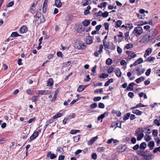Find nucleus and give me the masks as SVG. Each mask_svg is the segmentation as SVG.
Instances as JSON below:
<instances>
[{
	"label": "nucleus",
	"mask_w": 160,
	"mask_h": 160,
	"mask_svg": "<svg viewBox=\"0 0 160 160\" xmlns=\"http://www.w3.org/2000/svg\"><path fill=\"white\" fill-rule=\"evenodd\" d=\"M143 131L142 128H138L136 130L134 134L135 136H137V140L140 141L143 137L144 134L143 133Z\"/></svg>",
	"instance_id": "obj_1"
},
{
	"label": "nucleus",
	"mask_w": 160,
	"mask_h": 160,
	"mask_svg": "<svg viewBox=\"0 0 160 160\" xmlns=\"http://www.w3.org/2000/svg\"><path fill=\"white\" fill-rule=\"evenodd\" d=\"M143 32V29L142 27L138 26L135 27L133 31L134 35L136 36H140Z\"/></svg>",
	"instance_id": "obj_2"
},
{
	"label": "nucleus",
	"mask_w": 160,
	"mask_h": 160,
	"mask_svg": "<svg viewBox=\"0 0 160 160\" xmlns=\"http://www.w3.org/2000/svg\"><path fill=\"white\" fill-rule=\"evenodd\" d=\"M75 30L78 32H81L84 31L85 28L82 25L76 24L74 26Z\"/></svg>",
	"instance_id": "obj_3"
},
{
	"label": "nucleus",
	"mask_w": 160,
	"mask_h": 160,
	"mask_svg": "<svg viewBox=\"0 0 160 160\" xmlns=\"http://www.w3.org/2000/svg\"><path fill=\"white\" fill-rule=\"evenodd\" d=\"M76 47L79 50L84 49L86 47L85 43L80 42L78 43Z\"/></svg>",
	"instance_id": "obj_4"
},
{
	"label": "nucleus",
	"mask_w": 160,
	"mask_h": 160,
	"mask_svg": "<svg viewBox=\"0 0 160 160\" xmlns=\"http://www.w3.org/2000/svg\"><path fill=\"white\" fill-rule=\"evenodd\" d=\"M152 39V38L149 35L146 34L142 37V42L145 43L149 41Z\"/></svg>",
	"instance_id": "obj_5"
},
{
	"label": "nucleus",
	"mask_w": 160,
	"mask_h": 160,
	"mask_svg": "<svg viewBox=\"0 0 160 160\" xmlns=\"http://www.w3.org/2000/svg\"><path fill=\"white\" fill-rule=\"evenodd\" d=\"M157 33V30L156 29H151L149 31V35L153 38L155 36Z\"/></svg>",
	"instance_id": "obj_6"
},
{
	"label": "nucleus",
	"mask_w": 160,
	"mask_h": 160,
	"mask_svg": "<svg viewBox=\"0 0 160 160\" xmlns=\"http://www.w3.org/2000/svg\"><path fill=\"white\" fill-rule=\"evenodd\" d=\"M39 135V133L38 132L34 131L32 134L30 136V140H29V142H31L32 140L36 138Z\"/></svg>",
	"instance_id": "obj_7"
},
{
	"label": "nucleus",
	"mask_w": 160,
	"mask_h": 160,
	"mask_svg": "<svg viewBox=\"0 0 160 160\" xmlns=\"http://www.w3.org/2000/svg\"><path fill=\"white\" fill-rule=\"evenodd\" d=\"M48 0H44L42 7V12L43 13H45L46 12L48 8Z\"/></svg>",
	"instance_id": "obj_8"
},
{
	"label": "nucleus",
	"mask_w": 160,
	"mask_h": 160,
	"mask_svg": "<svg viewBox=\"0 0 160 160\" xmlns=\"http://www.w3.org/2000/svg\"><path fill=\"white\" fill-rule=\"evenodd\" d=\"M121 123L120 121H116L113 122L112 124V127H115L116 128L117 127H119V128H121Z\"/></svg>",
	"instance_id": "obj_9"
},
{
	"label": "nucleus",
	"mask_w": 160,
	"mask_h": 160,
	"mask_svg": "<svg viewBox=\"0 0 160 160\" xmlns=\"http://www.w3.org/2000/svg\"><path fill=\"white\" fill-rule=\"evenodd\" d=\"M148 152L147 151H143L141 150H138L137 151V154L142 156H147V153Z\"/></svg>",
	"instance_id": "obj_10"
},
{
	"label": "nucleus",
	"mask_w": 160,
	"mask_h": 160,
	"mask_svg": "<svg viewBox=\"0 0 160 160\" xmlns=\"http://www.w3.org/2000/svg\"><path fill=\"white\" fill-rule=\"evenodd\" d=\"M152 51V49L151 48H148L147 49L144 55V58H146L150 54Z\"/></svg>",
	"instance_id": "obj_11"
},
{
	"label": "nucleus",
	"mask_w": 160,
	"mask_h": 160,
	"mask_svg": "<svg viewBox=\"0 0 160 160\" xmlns=\"http://www.w3.org/2000/svg\"><path fill=\"white\" fill-rule=\"evenodd\" d=\"M61 0H55L54 5L58 8H61L62 5Z\"/></svg>",
	"instance_id": "obj_12"
},
{
	"label": "nucleus",
	"mask_w": 160,
	"mask_h": 160,
	"mask_svg": "<svg viewBox=\"0 0 160 160\" xmlns=\"http://www.w3.org/2000/svg\"><path fill=\"white\" fill-rule=\"evenodd\" d=\"M47 157H49L51 159H53L56 158V156L54 153H51L50 151L48 152L47 155Z\"/></svg>",
	"instance_id": "obj_13"
},
{
	"label": "nucleus",
	"mask_w": 160,
	"mask_h": 160,
	"mask_svg": "<svg viewBox=\"0 0 160 160\" xmlns=\"http://www.w3.org/2000/svg\"><path fill=\"white\" fill-rule=\"evenodd\" d=\"M28 29L26 26H23L20 29V31L21 33H24L27 32Z\"/></svg>",
	"instance_id": "obj_14"
},
{
	"label": "nucleus",
	"mask_w": 160,
	"mask_h": 160,
	"mask_svg": "<svg viewBox=\"0 0 160 160\" xmlns=\"http://www.w3.org/2000/svg\"><path fill=\"white\" fill-rule=\"evenodd\" d=\"M147 156H145V157L144 158V159L145 160H151L154 157V156L150 154L148 152L147 153Z\"/></svg>",
	"instance_id": "obj_15"
},
{
	"label": "nucleus",
	"mask_w": 160,
	"mask_h": 160,
	"mask_svg": "<svg viewBox=\"0 0 160 160\" xmlns=\"http://www.w3.org/2000/svg\"><path fill=\"white\" fill-rule=\"evenodd\" d=\"M38 94L41 95H46L50 93V92L48 90H38Z\"/></svg>",
	"instance_id": "obj_16"
},
{
	"label": "nucleus",
	"mask_w": 160,
	"mask_h": 160,
	"mask_svg": "<svg viewBox=\"0 0 160 160\" xmlns=\"http://www.w3.org/2000/svg\"><path fill=\"white\" fill-rule=\"evenodd\" d=\"M85 42L87 44H90L92 42V39L91 37H88L86 38Z\"/></svg>",
	"instance_id": "obj_17"
},
{
	"label": "nucleus",
	"mask_w": 160,
	"mask_h": 160,
	"mask_svg": "<svg viewBox=\"0 0 160 160\" xmlns=\"http://www.w3.org/2000/svg\"><path fill=\"white\" fill-rule=\"evenodd\" d=\"M143 62L142 59L140 58L137 60L133 64V65L136 66L138 64H140L142 63Z\"/></svg>",
	"instance_id": "obj_18"
},
{
	"label": "nucleus",
	"mask_w": 160,
	"mask_h": 160,
	"mask_svg": "<svg viewBox=\"0 0 160 160\" xmlns=\"http://www.w3.org/2000/svg\"><path fill=\"white\" fill-rule=\"evenodd\" d=\"M47 86H52L53 84V81L52 78H50L47 81Z\"/></svg>",
	"instance_id": "obj_19"
},
{
	"label": "nucleus",
	"mask_w": 160,
	"mask_h": 160,
	"mask_svg": "<svg viewBox=\"0 0 160 160\" xmlns=\"http://www.w3.org/2000/svg\"><path fill=\"white\" fill-rule=\"evenodd\" d=\"M136 84L134 82H132L130 83L128 86L127 87V90L129 91H132L133 90V86L135 85Z\"/></svg>",
	"instance_id": "obj_20"
},
{
	"label": "nucleus",
	"mask_w": 160,
	"mask_h": 160,
	"mask_svg": "<svg viewBox=\"0 0 160 160\" xmlns=\"http://www.w3.org/2000/svg\"><path fill=\"white\" fill-rule=\"evenodd\" d=\"M107 38V34L104 37V40H103V44L105 48H108V44L107 42L105 41Z\"/></svg>",
	"instance_id": "obj_21"
},
{
	"label": "nucleus",
	"mask_w": 160,
	"mask_h": 160,
	"mask_svg": "<svg viewBox=\"0 0 160 160\" xmlns=\"http://www.w3.org/2000/svg\"><path fill=\"white\" fill-rule=\"evenodd\" d=\"M63 115L62 113H58L57 114L54 115L52 117L53 119H56L58 118L61 117Z\"/></svg>",
	"instance_id": "obj_22"
},
{
	"label": "nucleus",
	"mask_w": 160,
	"mask_h": 160,
	"mask_svg": "<svg viewBox=\"0 0 160 160\" xmlns=\"http://www.w3.org/2000/svg\"><path fill=\"white\" fill-rule=\"evenodd\" d=\"M86 87V86H84L83 85H80L79 86L77 90L79 92H81L84 90Z\"/></svg>",
	"instance_id": "obj_23"
},
{
	"label": "nucleus",
	"mask_w": 160,
	"mask_h": 160,
	"mask_svg": "<svg viewBox=\"0 0 160 160\" xmlns=\"http://www.w3.org/2000/svg\"><path fill=\"white\" fill-rule=\"evenodd\" d=\"M128 56L131 58H133L136 57V55L132 52H128Z\"/></svg>",
	"instance_id": "obj_24"
},
{
	"label": "nucleus",
	"mask_w": 160,
	"mask_h": 160,
	"mask_svg": "<svg viewBox=\"0 0 160 160\" xmlns=\"http://www.w3.org/2000/svg\"><path fill=\"white\" fill-rule=\"evenodd\" d=\"M41 16V14L40 13H39L37 12L35 15L34 16V17L35 18V21H37L39 19L40 17Z\"/></svg>",
	"instance_id": "obj_25"
},
{
	"label": "nucleus",
	"mask_w": 160,
	"mask_h": 160,
	"mask_svg": "<svg viewBox=\"0 0 160 160\" xmlns=\"http://www.w3.org/2000/svg\"><path fill=\"white\" fill-rule=\"evenodd\" d=\"M21 35L18 34L17 32H13L10 35V37H16L18 36H20Z\"/></svg>",
	"instance_id": "obj_26"
},
{
	"label": "nucleus",
	"mask_w": 160,
	"mask_h": 160,
	"mask_svg": "<svg viewBox=\"0 0 160 160\" xmlns=\"http://www.w3.org/2000/svg\"><path fill=\"white\" fill-rule=\"evenodd\" d=\"M39 96H33L31 98V100L32 102H35L39 99Z\"/></svg>",
	"instance_id": "obj_27"
},
{
	"label": "nucleus",
	"mask_w": 160,
	"mask_h": 160,
	"mask_svg": "<svg viewBox=\"0 0 160 160\" xmlns=\"http://www.w3.org/2000/svg\"><path fill=\"white\" fill-rule=\"evenodd\" d=\"M146 143L145 142H143L140 144V148L144 150L146 148Z\"/></svg>",
	"instance_id": "obj_28"
},
{
	"label": "nucleus",
	"mask_w": 160,
	"mask_h": 160,
	"mask_svg": "<svg viewBox=\"0 0 160 160\" xmlns=\"http://www.w3.org/2000/svg\"><path fill=\"white\" fill-rule=\"evenodd\" d=\"M132 112L134 114H136L138 115H141L142 112L138 110H135L132 111Z\"/></svg>",
	"instance_id": "obj_29"
},
{
	"label": "nucleus",
	"mask_w": 160,
	"mask_h": 160,
	"mask_svg": "<svg viewBox=\"0 0 160 160\" xmlns=\"http://www.w3.org/2000/svg\"><path fill=\"white\" fill-rule=\"evenodd\" d=\"M90 23V22L89 20L85 19L82 22V24L85 26H87L89 25Z\"/></svg>",
	"instance_id": "obj_30"
},
{
	"label": "nucleus",
	"mask_w": 160,
	"mask_h": 160,
	"mask_svg": "<svg viewBox=\"0 0 160 160\" xmlns=\"http://www.w3.org/2000/svg\"><path fill=\"white\" fill-rule=\"evenodd\" d=\"M115 73L118 77H120L121 76V72L120 69L118 68L116 70Z\"/></svg>",
	"instance_id": "obj_31"
},
{
	"label": "nucleus",
	"mask_w": 160,
	"mask_h": 160,
	"mask_svg": "<svg viewBox=\"0 0 160 160\" xmlns=\"http://www.w3.org/2000/svg\"><path fill=\"white\" fill-rule=\"evenodd\" d=\"M144 79V77L143 76L139 78L136 79L135 80V82L138 83H139L140 82L143 81Z\"/></svg>",
	"instance_id": "obj_32"
},
{
	"label": "nucleus",
	"mask_w": 160,
	"mask_h": 160,
	"mask_svg": "<svg viewBox=\"0 0 160 160\" xmlns=\"http://www.w3.org/2000/svg\"><path fill=\"white\" fill-rule=\"evenodd\" d=\"M154 145V143L153 141H150L148 145V146L150 148L151 150H152L153 148V147Z\"/></svg>",
	"instance_id": "obj_33"
},
{
	"label": "nucleus",
	"mask_w": 160,
	"mask_h": 160,
	"mask_svg": "<svg viewBox=\"0 0 160 160\" xmlns=\"http://www.w3.org/2000/svg\"><path fill=\"white\" fill-rule=\"evenodd\" d=\"M122 24V22L121 20H118L116 22V28H118Z\"/></svg>",
	"instance_id": "obj_34"
},
{
	"label": "nucleus",
	"mask_w": 160,
	"mask_h": 160,
	"mask_svg": "<svg viewBox=\"0 0 160 160\" xmlns=\"http://www.w3.org/2000/svg\"><path fill=\"white\" fill-rule=\"evenodd\" d=\"M73 138L74 141L75 142H77L80 140V136L78 135L75 136L73 137Z\"/></svg>",
	"instance_id": "obj_35"
},
{
	"label": "nucleus",
	"mask_w": 160,
	"mask_h": 160,
	"mask_svg": "<svg viewBox=\"0 0 160 160\" xmlns=\"http://www.w3.org/2000/svg\"><path fill=\"white\" fill-rule=\"evenodd\" d=\"M151 137L148 135H145L144 137V139L146 141L148 142L151 139Z\"/></svg>",
	"instance_id": "obj_36"
},
{
	"label": "nucleus",
	"mask_w": 160,
	"mask_h": 160,
	"mask_svg": "<svg viewBox=\"0 0 160 160\" xmlns=\"http://www.w3.org/2000/svg\"><path fill=\"white\" fill-rule=\"evenodd\" d=\"M137 15L138 18L139 19H143L145 18V14H141L137 13Z\"/></svg>",
	"instance_id": "obj_37"
},
{
	"label": "nucleus",
	"mask_w": 160,
	"mask_h": 160,
	"mask_svg": "<svg viewBox=\"0 0 160 160\" xmlns=\"http://www.w3.org/2000/svg\"><path fill=\"white\" fill-rule=\"evenodd\" d=\"M112 63V60L109 58H108L106 61V63L107 65H109L111 64Z\"/></svg>",
	"instance_id": "obj_38"
},
{
	"label": "nucleus",
	"mask_w": 160,
	"mask_h": 160,
	"mask_svg": "<svg viewBox=\"0 0 160 160\" xmlns=\"http://www.w3.org/2000/svg\"><path fill=\"white\" fill-rule=\"evenodd\" d=\"M130 114L129 113H127L123 118V120L124 121H126L128 119L129 117H130Z\"/></svg>",
	"instance_id": "obj_39"
},
{
	"label": "nucleus",
	"mask_w": 160,
	"mask_h": 160,
	"mask_svg": "<svg viewBox=\"0 0 160 160\" xmlns=\"http://www.w3.org/2000/svg\"><path fill=\"white\" fill-rule=\"evenodd\" d=\"M53 122H54V120L53 118H51L49 120H48L46 122V127H47L49 124L52 123Z\"/></svg>",
	"instance_id": "obj_40"
},
{
	"label": "nucleus",
	"mask_w": 160,
	"mask_h": 160,
	"mask_svg": "<svg viewBox=\"0 0 160 160\" xmlns=\"http://www.w3.org/2000/svg\"><path fill=\"white\" fill-rule=\"evenodd\" d=\"M155 58L153 57H150L148 58L146 60V61H149L151 62L155 60Z\"/></svg>",
	"instance_id": "obj_41"
},
{
	"label": "nucleus",
	"mask_w": 160,
	"mask_h": 160,
	"mask_svg": "<svg viewBox=\"0 0 160 160\" xmlns=\"http://www.w3.org/2000/svg\"><path fill=\"white\" fill-rule=\"evenodd\" d=\"M108 113L107 112H105L104 113L101 115V119L102 120L101 121V122H102V119L103 118L106 116H107L108 115Z\"/></svg>",
	"instance_id": "obj_42"
},
{
	"label": "nucleus",
	"mask_w": 160,
	"mask_h": 160,
	"mask_svg": "<svg viewBox=\"0 0 160 160\" xmlns=\"http://www.w3.org/2000/svg\"><path fill=\"white\" fill-rule=\"evenodd\" d=\"M26 92L27 94H28V95H33L34 94V92L33 91L30 90L29 89H27L26 90Z\"/></svg>",
	"instance_id": "obj_43"
},
{
	"label": "nucleus",
	"mask_w": 160,
	"mask_h": 160,
	"mask_svg": "<svg viewBox=\"0 0 160 160\" xmlns=\"http://www.w3.org/2000/svg\"><path fill=\"white\" fill-rule=\"evenodd\" d=\"M97 106V104L96 103H94L90 105V108L91 109H93L96 108Z\"/></svg>",
	"instance_id": "obj_44"
},
{
	"label": "nucleus",
	"mask_w": 160,
	"mask_h": 160,
	"mask_svg": "<svg viewBox=\"0 0 160 160\" xmlns=\"http://www.w3.org/2000/svg\"><path fill=\"white\" fill-rule=\"evenodd\" d=\"M14 4V2L13 1H11L7 5V7L8 8L11 7Z\"/></svg>",
	"instance_id": "obj_45"
},
{
	"label": "nucleus",
	"mask_w": 160,
	"mask_h": 160,
	"mask_svg": "<svg viewBox=\"0 0 160 160\" xmlns=\"http://www.w3.org/2000/svg\"><path fill=\"white\" fill-rule=\"evenodd\" d=\"M158 133V130H157L154 129L153 130V132L152 133V135L153 136H154L157 137V136Z\"/></svg>",
	"instance_id": "obj_46"
},
{
	"label": "nucleus",
	"mask_w": 160,
	"mask_h": 160,
	"mask_svg": "<svg viewBox=\"0 0 160 160\" xmlns=\"http://www.w3.org/2000/svg\"><path fill=\"white\" fill-rule=\"evenodd\" d=\"M35 1L33 2L32 5H31L30 7L32 8H35L37 5L38 1L37 0H35Z\"/></svg>",
	"instance_id": "obj_47"
},
{
	"label": "nucleus",
	"mask_w": 160,
	"mask_h": 160,
	"mask_svg": "<svg viewBox=\"0 0 160 160\" xmlns=\"http://www.w3.org/2000/svg\"><path fill=\"white\" fill-rule=\"evenodd\" d=\"M153 122L154 123L158 126H160V123L158 120L157 119H155L153 121Z\"/></svg>",
	"instance_id": "obj_48"
},
{
	"label": "nucleus",
	"mask_w": 160,
	"mask_h": 160,
	"mask_svg": "<svg viewBox=\"0 0 160 160\" xmlns=\"http://www.w3.org/2000/svg\"><path fill=\"white\" fill-rule=\"evenodd\" d=\"M108 16V13L107 12H105L102 13V16L103 18H106Z\"/></svg>",
	"instance_id": "obj_49"
},
{
	"label": "nucleus",
	"mask_w": 160,
	"mask_h": 160,
	"mask_svg": "<svg viewBox=\"0 0 160 160\" xmlns=\"http://www.w3.org/2000/svg\"><path fill=\"white\" fill-rule=\"evenodd\" d=\"M108 76V75L107 74H105L104 73H102L101 74V78H107Z\"/></svg>",
	"instance_id": "obj_50"
},
{
	"label": "nucleus",
	"mask_w": 160,
	"mask_h": 160,
	"mask_svg": "<svg viewBox=\"0 0 160 160\" xmlns=\"http://www.w3.org/2000/svg\"><path fill=\"white\" fill-rule=\"evenodd\" d=\"M147 106H146V105H144L142 104L141 103H140L137 104L136 105V108H138L140 107H146Z\"/></svg>",
	"instance_id": "obj_51"
},
{
	"label": "nucleus",
	"mask_w": 160,
	"mask_h": 160,
	"mask_svg": "<svg viewBox=\"0 0 160 160\" xmlns=\"http://www.w3.org/2000/svg\"><path fill=\"white\" fill-rule=\"evenodd\" d=\"M34 8H32L30 7V12L33 14H34L35 13V9Z\"/></svg>",
	"instance_id": "obj_52"
},
{
	"label": "nucleus",
	"mask_w": 160,
	"mask_h": 160,
	"mask_svg": "<svg viewBox=\"0 0 160 160\" xmlns=\"http://www.w3.org/2000/svg\"><path fill=\"white\" fill-rule=\"evenodd\" d=\"M76 116L75 114L74 113H73L71 115H70L68 118L69 119H71L72 118H74Z\"/></svg>",
	"instance_id": "obj_53"
},
{
	"label": "nucleus",
	"mask_w": 160,
	"mask_h": 160,
	"mask_svg": "<svg viewBox=\"0 0 160 160\" xmlns=\"http://www.w3.org/2000/svg\"><path fill=\"white\" fill-rule=\"evenodd\" d=\"M107 4V3L106 2H103L101 4V8L105 7Z\"/></svg>",
	"instance_id": "obj_54"
},
{
	"label": "nucleus",
	"mask_w": 160,
	"mask_h": 160,
	"mask_svg": "<svg viewBox=\"0 0 160 160\" xmlns=\"http://www.w3.org/2000/svg\"><path fill=\"white\" fill-rule=\"evenodd\" d=\"M158 151L160 152V147L155 148L153 151V152L155 153L157 152Z\"/></svg>",
	"instance_id": "obj_55"
},
{
	"label": "nucleus",
	"mask_w": 160,
	"mask_h": 160,
	"mask_svg": "<svg viewBox=\"0 0 160 160\" xmlns=\"http://www.w3.org/2000/svg\"><path fill=\"white\" fill-rule=\"evenodd\" d=\"M151 71V70L150 69H148L146 72H145V74L147 76H148L150 74V73Z\"/></svg>",
	"instance_id": "obj_56"
},
{
	"label": "nucleus",
	"mask_w": 160,
	"mask_h": 160,
	"mask_svg": "<svg viewBox=\"0 0 160 160\" xmlns=\"http://www.w3.org/2000/svg\"><path fill=\"white\" fill-rule=\"evenodd\" d=\"M104 26L105 27V29L106 30H108L109 28V24L107 22H105L104 23Z\"/></svg>",
	"instance_id": "obj_57"
},
{
	"label": "nucleus",
	"mask_w": 160,
	"mask_h": 160,
	"mask_svg": "<svg viewBox=\"0 0 160 160\" xmlns=\"http://www.w3.org/2000/svg\"><path fill=\"white\" fill-rule=\"evenodd\" d=\"M117 48L118 52L119 54H120L122 51V49L120 48V47L119 46H118Z\"/></svg>",
	"instance_id": "obj_58"
},
{
	"label": "nucleus",
	"mask_w": 160,
	"mask_h": 160,
	"mask_svg": "<svg viewBox=\"0 0 160 160\" xmlns=\"http://www.w3.org/2000/svg\"><path fill=\"white\" fill-rule=\"evenodd\" d=\"M94 142V140L92 139H91L88 142V144L89 145H91Z\"/></svg>",
	"instance_id": "obj_59"
},
{
	"label": "nucleus",
	"mask_w": 160,
	"mask_h": 160,
	"mask_svg": "<svg viewBox=\"0 0 160 160\" xmlns=\"http://www.w3.org/2000/svg\"><path fill=\"white\" fill-rule=\"evenodd\" d=\"M128 96L130 98H132L133 97L134 94L132 92H129L128 94Z\"/></svg>",
	"instance_id": "obj_60"
},
{
	"label": "nucleus",
	"mask_w": 160,
	"mask_h": 160,
	"mask_svg": "<svg viewBox=\"0 0 160 160\" xmlns=\"http://www.w3.org/2000/svg\"><path fill=\"white\" fill-rule=\"evenodd\" d=\"M131 142L133 144H135L136 142V140L135 138L133 137L132 138L131 140Z\"/></svg>",
	"instance_id": "obj_61"
},
{
	"label": "nucleus",
	"mask_w": 160,
	"mask_h": 160,
	"mask_svg": "<svg viewBox=\"0 0 160 160\" xmlns=\"http://www.w3.org/2000/svg\"><path fill=\"white\" fill-rule=\"evenodd\" d=\"M92 158L93 159H96L97 158V155L96 153H93L92 154Z\"/></svg>",
	"instance_id": "obj_62"
},
{
	"label": "nucleus",
	"mask_w": 160,
	"mask_h": 160,
	"mask_svg": "<svg viewBox=\"0 0 160 160\" xmlns=\"http://www.w3.org/2000/svg\"><path fill=\"white\" fill-rule=\"evenodd\" d=\"M114 68L112 67H111L109 68L108 69V73H111L114 70Z\"/></svg>",
	"instance_id": "obj_63"
},
{
	"label": "nucleus",
	"mask_w": 160,
	"mask_h": 160,
	"mask_svg": "<svg viewBox=\"0 0 160 160\" xmlns=\"http://www.w3.org/2000/svg\"><path fill=\"white\" fill-rule=\"evenodd\" d=\"M65 158V156L64 155H60L58 157V160H63Z\"/></svg>",
	"instance_id": "obj_64"
}]
</instances>
